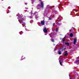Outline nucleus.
Here are the masks:
<instances>
[{
  "label": "nucleus",
  "mask_w": 79,
  "mask_h": 79,
  "mask_svg": "<svg viewBox=\"0 0 79 79\" xmlns=\"http://www.w3.org/2000/svg\"><path fill=\"white\" fill-rule=\"evenodd\" d=\"M24 20V18H19V23H21L22 24H25L24 22H23Z\"/></svg>",
  "instance_id": "f257e3e1"
},
{
  "label": "nucleus",
  "mask_w": 79,
  "mask_h": 79,
  "mask_svg": "<svg viewBox=\"0 0 79 79\" xmlns=\"http://www.w3.org/2000/svg\"><path fill=\"white\" fill-rule=\"evenodd\" d=\"M41 8H44V2H41Z\"/></svg>",
  "instance_id": "f03ea898"
},
{
  "label": "nucleus",
  "mask_w": 79,
  "mask_h": 79,
  "mask_svg": "<svg viewBox=\"0 0 79 79\" xmlns=\"http://www.w3.org/2000/svg\"><path fill=\"white\" fill-rule=\"evenodd\" d=\"M68 52L67 51H66L65 52H64L65 56H68Z\"/></svg>",
  "instance_id": "7ed1b4c3"
},
{
  "label": "nucleus",
  "mask_w": 79,
  "mask_h": 79,
  "mask_svg": "<svg viewBox=\"0 0 79 79\" xmlns=\"http://www.w3.org/2000/svg\"><path fill=\"white\" fill-rule=\"evenodd\" d=\"M43 31L44 32H45V33H47L48 32V31H47V28H45L44 29Z\"/></svg>",
  "instance_id": "20e7f679"
},
{
  "label": "nucleus",
  "mask_w": 79,
  "mask_h": 79,
  "mask_svg": "<svg viewBox=\"0 0 79 79\" xmlns=\"http://www.w3.org/2000/svg\"><path fill=\"white\" fill-rule=\"evenodd\" d=\"M41 24L42 25H44L45 24V22L44 21H41Z\"/></svg>",
  "instance_id": "39448f33"
},
{
  "label": "nucleus",
  "mask_w": 79,
  "mask_h": 79,
  "mask_svg": "<svg viewBox=\"0 0 79 79\" xmlns=\"http://www.w3.org/2000/svg\"><path fill=\"white\" fill-rule=\"evenodd\" d=\"M76 42H77V40H76V38H74V40L73 44H76Z\"/></svg>",
  "instance_id": "423d86ee"
},
{
  "label": "nucleus",
  "mask_w": 79,
  "mask_h": 79,
  "mask_svg": "<svg viewBox=\"0 0 79 79\" xmlns=\"http://www.w3.org/2000/svg\"><path fill=\"white\" fill-rule=\"evenodd\" d=\"M40 4H38L37 6V9H40Z\"/></svg>",
  "instance_id": "0eeeda50"
},
{
  "label": "nucleus",
  "mask_w": 79,
  "mask_h": 79,
  "mask_svg": "<svg viewBox=\"0 0 79 79\" xmlns=\"http://www.w3.org/2000/svg\"><path fill=\"white\" fill-rule=\"evenodd\" d=\"M54 35V33H52L51 34H49V35H50L51 37H52V35Z\"/></svg>",
  "instance_id": "6e6552de"
},
{
  "label": "nucleus",
  "mask_w": 79,
  "mask_h": 79,
  "mask_svg": "<svg viewBox=\"0 0 79 79\" xmlns=\"http://www.w3.org/2000/svg\"><path fill=\"white\" fill-rule=\"evenodd\" d=\"M65 45H67V46H69V44L68 42H65Z\"/></svg>",
  "instance_id": "1a4fd4ad"
},
{
  "label": "nucleus",
  "mask_w": 79,
  "mask_h": 79,
  "mask_svg": "<svg viewBox=\"0 0 79 79\" xmlns=\"http://www.w3.org/2000/svg\"><path fill=\"white\" fill-rule=\"evenodd\" d=\"M58 54H59V55H61V51L59 50L58 51Z\"/></svg>",
  "instance_id": "9d476101"
},
{
  "label": "nucleus",
  "mask_w": 79,
  "mask_h": 79,
  "mask_svg": "<svg viewBox=\"0 0 79 79\" xmlns=\"http://www.w3.org/2000/svg\"><path fill=\"white\" fill-rule=\"evenodd\" d=\"M70 37H73V34L70 33Z\"/></svg>",
  "instance_id": "9b49d317"
},
{
  "label": "nucleus",
  "mask_w": 79,
  "mask_h": 79,
  "mask_svg": "<svg viewBox=\"0 0 79 79\" xmlns=\"http://www.w3.org/2000/svg\"><path fill=\"white\" fill-rule=\"evenodd\" d=\"M65 38H66L65 36L64 37V38L62 39L63 42H64V41H65Z\"/></svg>",
  "instance_id": "f8f14e48"
},
{
  "label": "nucleus",
  "mask_w": 79,
  "mask_h": 79,
  "mask_svg": "<svg viewBox=\"0 0 79 79\" xmlns=\"http://www.w3.org/2000/svg\"><path fill=\"white\" fill-rule=\"evenodd\" d=\"M65 50H66V48H64V49H62V52H63V51H65Z\"/></svg>",
  "instance_id": "ddd939ff"
},
{
  "label": "nucleus",
  "mask_w": 79,
  "mask_h": 79,
  "mask_svg": "<svg viewBox=\"0 0 79 79\" xmlns=\"http://www.w3.org/2000/svg\"><path fill=\"white\" fill-rule=\"evenodd\" d=\"M52 42H54L55 41V40H54V39H52Z\"/></svg>",
  "instance_id": "4468645a"
},
{
  "label": "nucleus",
  "mask_w": 79,
  "mask_h": 79,
  "mask_svg": "<svg viewBox=\"0 0 79 79\" xmlns=\"http://www.w3.org/2000/svg\"><path fill=\"white\" fill-rule=\"evenodd\" d=\"M60 64L61 65V66H62V63H61V62H60Z\"/></svg>",
  "instance_id": "2eb2a0df"
},
{
  "label": "nucleus",
  "mask_w": 79,
  "mask_h": 79,
  "mask_svg": "<svg viewBox=\"0 0 79 79\" xmlns=\"http://www.w3.org/2000/svg\"><path fill=\"white\" fill-rule=\"evenodd\" d=\"M75 74H77V72H76V71H75Z\"/></svg>",
  "instance_id": "dca6fc26"
},
{
  "label": "nucleus",
  "mask_w": 79,
  "mask_h": 79,
  "mask_svg": "<svg viewBox=\"0 0 79 79\" xmlns=\"http://www.w3.org/2000/svg\"><path fill=\"white\" fill-rule=\"evenodd\" d=\"M56 31H58V30L57 28H56Z\"/></svg>",
  "instance_id": "f3484780"
},
{
  "label": "nucleus",
  "mask_w": 79,
  "mask_h": 79,
  "mask_svg": "<svg viewBox=\"0 0 79 79\" xmlns=\"http://www.w3.org/2000/svg\"><path fill=\"white\" fill-rule=\"evenodd\" d=\"M61 60H62V59H60V60H59V62H60V61H61Z\"/></svg>",
  "instance_id": "a211bd4d"
},
{
  "label": "nucleus",
  "mask_w": 79,
  "mask_h": 79,
  "mask_svg": "<svg viewBox=\"0 0 79 79\" xmlns=\"http://www.w3.org/2000/svg\"><path fill=\"white\" fill-rule=\"evenodd\" d=\"M49 20H51L52 19V18H50L49 19Z\"/></svg>",
  "instance_id": "6ab92c4d"
},
{
  "label": "nucleus",
  "mask_w": 79,
  "mask_h": 79,
  "mask_svg": "<svg viewBox=\"0 0 79 79\" xmlns=\"http://www.w3.org/2000/svg\"><path fill=\"white\" fill-rule=\"evenodd\" d=\"M77 59H79V56L77 58Z\"/></svg>",
  "instance_id": "aec40b11"
},
{
  "label": "nucleus",
  "mask_w": 79,
  "mask_h": 79,
  "mask_svg": "<svg viewBox=\"0 0 79 79\" xmlns=\"http://www.w3.org/2000/svg\"><path fill=\"white\" fill-rule=\"evenodd\" d=\"M32 21H33L32 20H31L30 21V23H31V22H32Z\"/></svg>",
  "instance_id": "412c9836"
},
{
  "label": "nucleus",
  "mask_w": 79,
  "mask_h": 79,
  "mask_svg": "<svg viewBox=\"0 0 79 79\" xmlns=\"http://www.w3.org/2000/svg\"><path fill=\"white\" fill-rule=\"evenodd\" d=\"M55 24V23H53V25H54Z\"/></svg>",
  "instance_id": "4be33fe9"
},
{
  "label": "nucleus",
  "mask_w": 79,
  "mask_h": 79,
  "mask_svg": "<svg viewBox=\"0 0 79 79\" xmlns=\"http://www.w3.org/2000/svg\"><path fill=\"white\" fill-rule=\"evenodd\" d=\"M25 5H27V3H25Z\"/></svg>",
  "instance_id": "5701e85b"
},
{
  "label": "nucleus",
  "mask_w": 79,
  "mask_h": 79,
  "mask_svg": "<svg viewBox=\"0 0 79 79\" xmlns=\"http://www.w3.org/2000/svg\"><path fill=\"white\" fill-rule=\"evenodd\" d=\"M39 1H41V0H39Z\"/></svg>",
  "instance_id": "b1692460"
},
{
  "label": "nucleus",
  "mask_w": 79,
  "mask_h": 79,
  "mask_svg": "<svg viewBox=\"0 0 79 79\" xmlns=\"http://www.w3.org/2000/svg\"><path fill=\"white\" fill-rule=\"evenodd\" d=\"M53 27H54V25H53Z\"/></svg>",
  "instance_id": "393cba45"
},
{
  "label": "nucleus",
  "mask_w": 79,
  "mask_h": 79,
  "mask_svg": "<svg viewBox=\"0 0 79 79\" xmlns=\"http://www.w3.org/2000/svg\"><path fill=\"white\" fill-rule=\"evenodd\" d=\"M59 20H60V21H61V19H60Z\"/></svg>",
  "instance_id": "a878e982"
},
{
  "label": "nucleus",
  "mask_w": 79,
  "mask_h": 79,
  "mask_svg": "<svg viewBox=\"0 0 79 79\" xmlns=\"http://www.w3.org/2000/svg\"><path fill=\"white\" fill-rule=\"evenodd\" d=\"M2 0V1H3V0Z\"/></svg>",
  "instance_id": "bb28decb"
},
{
  "label": "nucleus",
  "mask_w": 79,
  "mask_h": 79,
  "mask_svg": "<svg viewBox=\"0 0 79 79\" xmlns=\"http://www.w3.org/2000/svg\"><path fill=\"white\" fill-rule=\"evenodd\" d=\"M71 31V30H70V31Z\"/></svg>",
  "instance_id": "cd10ccee"
},
{
  "label": "nucleus",
  "mask_w": 79,
  "mask_h": 79,
  "mask_svg": "<svg viewBox=\"0 0 79 79\" xmlns=\"http://www.w3.org/2000/svg\"><path fill=\"white\" fill-rule=\"evenodd\" d=\"M60 39H61V38Z\"/></svg>",
  "instance_id": "c85d7f7f"
}]
</instances>
